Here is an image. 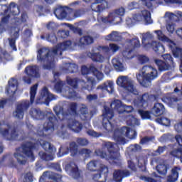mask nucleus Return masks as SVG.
<instances>
[{
  "label": "nucleus",
  "instance_id": "nucleus-50",
  "mask_svg": "<svg viewBox=\"0 0 182 182\" xmlns=\"http://www.w3.org/2000/svg\"><path fill=\"white\" fill-rule=\"evenodd\" d=\"M156 170L159 174H161L162 176H164L167 174V165L159 164L156 166Z\"/></svg>",
  "mask_w": 182,
  "mask_h": 182
},
{
  "label": "nucleus",
  "instance_id": "nucleus-18",
  "mask_svg": "<svg viewBox=\"0 0 182 182\" xmlns=\"http://www.w3.org/2000/svg\"><path fill=\"white\" fill-rule=\"evenodd\" d=\"M128 45L129 48L122 52V56L124 59H133L134 55L133 54L132 49H133V48H140V41H139V38H136L130 40Z\"/></svg>",
  "mask_w": 182,
  "mask_h": 182
},
{
  "label": "nucleus",
  "instance_id": "nucleus-15",
  "mask_svg": "<svg viewBox=\"0 0 182 182\" xmlns=\"http://www.w3.org/2000/svg\"><path fill=\"white\" fill-rule=\"evenodd\" d=\"M67 82L68 85H70V86H72L73 87H76L77 84L80 83L82 89L92 90V89H93V85H95V78L92 77H87V82L83 80L77 81V79L76 78L72 79L70 77H67Z\"/></svg>",
  "mask_w": 182,
  "mask_h": 182
},
{
  "label": "nucleus",
  "instance_id": "nucleus-21",
  "mask_svg": "<svg viewBox=\"0 0 182 182\" xmlns=\"http://www.w3.org/2000/svg\"><path fill=\"white\" fill-rule=\"evenodd\" d=\"M69 151L71 153V156L73 157L77 154V145L76 143L72 142L69 144L68 146H61L59 149L58 154V157H62L63 156H66L69 154Z\"/></svg>",
  "mask_w": 182,
  "mask_h": 182
},
{
  "label": "nucleus",
  "instance_id": "nucleus-8",
  "mask_svg": "<svg viewBox=\"0 0 182 182\" xmlns=\"http://www.w3.org/2000/svg\"><path fill=\"white\" fill-rule=\"evenodd\" d=\"M54 14L57 19H65V18H71V19H75V18H79L85 14L83 10H73L68 7H59L56 9Z\"/></svg>",
  "mask_w": 182,
  "mask_h": 182
},
{
  "label": "nucleus",
  "instance_id": "nucleus-6",
  "mask_svg": "<svg viewBox=\"0 0 182 182\" xmlns=\"http://www.w3.org/2000/svg\"><path fill=\"white\" fill-rule=\"evenodd\" d=\"M142 38V45L145 49H149V48H152L155 52L159 53H164V46L161 45L160 43H157L156 41H153L154 36L150 32H146L141 34Z\"/></svg>",
  "mask_w": 182,
  "mask_h": 182
},
{
  "label": "nucleus",
  "instance_id": "nucleus-64",
  "mask_svg": "<svg viewBox=\"0 0 182 182\" xmlns=\"http://www.w3.org/2000/svg\"><path fill=\"white\" fill-rule=\"evenodd\" d=\"M141 180H143L144 181H147V182H157V181L153 178H149L146 176H141L140 177Z\"/></svg>",
  "mask_w": 182,
  "mask_h": 182
},
{
  "label": "nucleus",
  "instance_id": "nucleus-33",
  "mask_svg": "<svg viewBox=\"0 0 182 182\" xmlns=\"http://www.w3.org/2000/svg\"><path fill=\"white\" fill-rule=\"evenodd\" d=\"M149 100V94H144L139 99L134 101L136 107H146L147 101Z\"/></svg>",
  "mask_w": 182,
  "mask_h": 182
},
{
  "label": "nucleus",
  "instance_id": "nucleus-59",
  "mask_svg": "<svg viewBox=\"0 0 182 182\" xmlns=\"http://www.w3.org/2000/svg\"><path fill=\"white\" fill-rule=\"evenodd\" d=\"M176 29V25L173 23H168L166 24V30L169 33H173Z\"/></svg>",
  "mask_w": 182,
  "mask_h": 182
},
{
  "label": "nucleus",
  "instance_id": "nucleus-47",
  "mask_svg": "<svg viewBox=\"0 0 182 182\" xmlns=\"http://www.w3.org/2000/svg\"><path fill=\"white\" fill-rule=\"evenodd\" d=\"M53 110L57 117H58L59 120H63L65 117V114L63 113V108L60 106H55L54 107Z\"/></svg>",
  "mask_w": 182,
  "mask_h": 182
},
{
  "label": "nucleus",
  "instance_id": "nucleus-62",
  "mask_svg": "<svg viewBox=\"0 0 182 182\" xmlns=\"http://www.w3.org/2000/svg\"><path fill=\"white\" fill-rule=\"evenodd\" d=\"M137 8H139V4L136 2H131L128 4V9H129V11H133V9H136Z\"/></svg>",
  "mask_w": 182,
  "mask_h": 182
},
{
  "label": "nucleus",
  "instance_id": "nucleus-45",
  "mask_svg": "<svg viewBox=\"0 0 182 182\" xmlns=\"http://www.w3.org/2000/svg\"><path fill=\"white\" fill-rule=\"evenodd\" d=\"M127 124L128 126H139L140 122L139 119L133 117L132 115H129L127 117Z\"/></svg>",
  "mask_w": 182,
  "mask_h": 182
},
{
  "label": "nucleus",
  "instance_id": "nucleus-49",
  "mask_svg": "<svg viewBox=\"0 0 182 182\" xmlns=\"http://www.w3.org/2000/svg\"><path fill=\"white\" fill-rule=\"evenodd\" d=\"M156 122L157 123H159V124H162L163 126H170L171 123V122L170 121V119L167 117L157 118L156 119Z\"/></svg>",
  "mask_w": 182,
  "mask_h": 182
},
{
  "label": "nucleus",
  "instance_id": "nucleus-34",
  "mask_svg": "<svg viewBox=\"0 0 182 182\" xmlns=\"http://www.w3.org/2000/svg\"><path fill=\"white\" fill-rule=\"evenodd\" d=\"M18 90V80L11 78L9 81V87L6 88V92L9 95H14Z\"/></svg>",
  "mask_w": 182,
  "mask_h": 182
},
{
  "label": "nucleus",
  "instance_id": "nucleus-51",
  "mask_svg": "<svg viewBox=\"0 0 182 182\" xmlns=\"http://www.w3.org/2000/svg\"><path fill=\"white\" fill-rule=\"evenodd\" d=\"M138 166L139 168L146 167V164H147V157L146 156H139L137 159Z\"/></svg>",
  "mask_w": 182,
  "mask_h": 182
},
{
  "label": "nucleus",
  "instance_id": "nucleus-17",
  "mask_svg": "<svg viewBox=\"0 0 182 182\" xmlns=\"http://www.w3.org/2000/svg\"><path fill=\"white\" fill-rule=\"evenodd\" d=\"M25 72L27 75L23 77V82L27 85H31V77H40L39 67L36 65L28 66L26 68Z\"/></svg>",
  "mask_w": 182,
  "mask_h": 182
},
{
  "label": "nucleus",
  "instance_id": "nucleus-53",
  "mask_svg": "<svg viewBox=\"0 0 182 182\" xmlns=\"http://www.w3.org/2000/svg\"><path fill=\"white\" fill-rule=\"evenodd\" d=\"M76 107H77L76 103H71L70 105V114H71V116H73L75 119L77 117V113L76 112Z\"/></svg>",
  "mask_w": 182,
  "mask_h": 182
},
{
  "label": "nucleus",
  "instance_id": "nucleus-16",
  "mask_svg": "<svg viewBox=\"0 0 182 182\" xmlns=\"http://www.w3.org/2000/svg\"><path fill=\"white\" fill-rule=\"evenodd\" d=\"M111 109H114V110H117L119 114L122 113H132L133 112V110H134V108H133V106L132 105H126V104H124L122 102V101L119 100H114L112 103L110 104Z\"/></svg>",
  "mask_w": 182,
  "mask_h": 182
},
{
  "label": "nucleus",
  "instance_id": "nucleus-31",
  "mask_svg": "<svg viewBox=\"0 0 182 182\" xmlns=\"http://www.w3.org/2000/svg\"><path fill=\"white\" fill-rule=\"evenodd\" d=\"M62 72L64 73H75L77 72V65L75 63H65L61 68Z\"/></svg>",
  "mask_w": 182,
  "mask_h": 182
},
{
  "label": "nucleus",
  "instance_id": "nucleus-2",
  "mask_svg": "<svg viewBox=\"0 0 182 182\" xmlns=\"http://www.w3.org/2000/svg\"><path fill=\"white\" fill-rule=\"evenodd\" d=\"M72 46V41H68L63 43L58 44L51 51L48 48H43L38 51L37 60L41 63H44L43 65V69L50 70L53 66H55V56L57 53L62 55L63 50L69 49Z\"/></svg>",
  "mask_w": 182,
  "mask_h": 182
},
{
  "label": "nucleus",
  "instance_id": "nucleus-36",
  "mask_svg": "<svg viewBox=\"0 0 182 182\" xmlns=\"http://www.w3.org/2000/svg\"><path fill=\"white\" fill-rule=\"evenodd\" d=\"M164 110L166 109L164 108V105L161 103H156L154 104L153 108H152V114L156 117L161 116V114H164Z\"/></svg>",
  "mask_w": 182,
  "mask_h": 182
},
{
  "label": "nucleus",
  "instance_id": "nucleus-46",
  "mask_svg": "<svg viewBox=\"0 0 182 182\" xmlns=\"http://www.w3.org/2000/svg\"><path fill=\"white\" fill-rule=\"evenodd\" d=\"M164 18H167L170 21H174L176 18H182V12L178 11L176 14H174V13L171 12H166L165 14Z\"/></svg>",
  "mask_w": 182,
  "mask_h": 182
},
{
  "label": "nucleus",
  "instance_id": "nucleus-5",
  "mask_svg": "<svg viewBox=\"0 0 182 182\" xmlns=\"http://www.w3.org/2000/svg\"><path fill=\"white\" fill-rule=\"evenodd\" d=\"M154 33H156V38L159 41H161V42H166V43H168V46L172 50L173 55L175 58H180L181 65L179 69L182 73V49L177 47L176 43L166 36L161 30H156L154 31Z\"/></svg>",
  "mask_w": 182,
  "mask_h": 182
},
{
  "label": "nucleus",
  "instance_id": "nucleus-30",
  "mask_svg": "<svg viewBox=\"0 0 182 182\" xmlns=\"http://www.w3.org/2000/svg\"><path fill=\"white\" fill-rule=\"evenodd\" d=\"M128 176H130L129 171H115L113 174V182H122V178H123V177H128Z\"/></svg>",
  "mask_w": 182,
  "mask_h": 182
},
{
  "label": "nucleus",
  "instance_id": "nucleus-14",
  "mask_svg": "<svg viewBox=\"0 0 182 182\" xmlns=\"http://www.w3.org/2000/svg\"><path fill=\"white\" fill-rule=\"evenodd\" d=\"M0 134L7 140H16L19 134L9 124H0Z\"/></svg>",
  "mask_w": 182,
  "mask_h": 182
},
{
  "label": "nucleus",
  "instance_id": "nucleus-10",
  "mask_svg": "<svg viewBox=\"0 0 182 182\" xmlns=\"http://www.w3.org/2000/svg\"><path fill=\"white\" fill-rule=\"evenodd\" d=\"M117 85L123 87L126 92L129 93H132V95H139V92L133 85V80H132L129 77L121 75L117 79Z\"/></svg>",
  "mask_w": 182,
  "mask_h": 182
},
{
  "label": "nucleus",
  "instance_id": "nucleus-22",
  "mask_svg": "<svg viewBox=\"0 0 182 182\" xmlns=\"http://www.w3.org/2000/svg\"><path fill=\"white\" fill-rule=\"evenodd\" d=\"M133 19L136 22H143V21H144L146 23H153V20H151V14L146 9L134 15Z\"/></svg>",
  "mask_w": 182,
  "mask_h": 182
},
{
  "label": "nucleus",
  "instance_id": "nucleus-12",
  "mask_svg": "<svg viewBox=\"0 0 182 182\" xmlns=\"http://www.w3.org/2000/svg\"><path fill=\"white\" fill-rule=\"evenodd\" d=\"M126 10L123 7L117 9L114 12L110 13L107 17H102V21L105 23L109 22L113 25H119L122 22V17L124 15Z\"/></svg>",
  "mask_w": 182,
  "mask_h": 182
},
{
  "label": "nucleus",
  "instance_id": "nucleus-61",
  "mask_svg": "<svg viewBox=\"0 0 182 182\" xmlns=\"http://www.w3.org/2000/svg\"><path fill=\"white\" fill-rule=\"evenodd\" d=\"M77 143H78V144L80 146H87L89 144V141H87L86 139L80 138L77 139Z\"/></svg>",
  "mask_w": 182,
  "mask_h": 182
},
{
  "label": "nucleus",
  "instance_id": "nucleus-39",
  "mask_svg": "<svg viewBox=\"0 0 182 182\" xmlns=\"http://www.w3.org/2000/svg\"><path fill=\"white\" fill-rule=\"evenodd\" d=\"M80 117L82 120H87L90 117V114L87 112V107L83 104L80 105Z\"/></svg>",
  "mask_w": 182,
  "mask_h": 182
},
{
  "label": "nucleus",
  "instance_id": "nucleus-3",
  "mask_svg": "<svg viewBox=\"0 0 182 182\" xmlns=\"http://www.w3.org/2000/svg\"><path fill=\"white\" fill-rule=\"evenodd\" d=\"M95 154L102 159L106 160H112L114 163L120 160V153H119V146L117 144L113 145L112 142H106L104 147L101 149L95 150Z\"/></svg>",
  "mask_w": 182,
  "mask_h": 182
},
{
  "label": "nucleus",
  "instance_id": "nucleus-23",
  "mask_svg": "<svg viewBox=\"0 0 182 182\" xmlns=\"http://www.w3.org/2000/svg\"><path fill=\"white\" fill-rule=\"evenodd\" d=\"M2 8L4 11V17L1 19V22H6L10 16L9 11L12 14V15H19V7H18V6L15 4V3H11L10 4L9 9H8V6L6 5L2 6Z\"/></svg>",
  "mask_w": 182,
  "mask_h": 182
},
{
  "label": "nucleus",
  "instance_id": "nucleus-35",
  "mask_svg": "<svg viewBox=\"0 0 182 182\" xmlns=\"http://www.w3.org/2000/svg\"><path fill=\"white\" fill-rule=\"evenodd\" d=\"M100 52H102L103 53H107L109 55L110 53V51H112L113 53L116 52L117 50H119V46L114 44V43H111L109 44V47H104V46H98L97 48Z\"/></svg>",
  "mask_w": 182,
  "mask_h": 182
},
{
  "label": "nucleus",
  "instance_id": "nucleus-41",
  "mask_svg": "<svg viewBox=\"0 0 182 182\" xmlns=\"http://www.w3.org/2000/svg\"><path fill=\"white\" fill-rule=\"evenodd\" d=\"M120 33L117 31H112L111 33L105 36V41H110L111 42H117L121 39Z\"/></svg>",
  "mask_w": 182,
  "mask_h": 182
},
{
  "label": "nucleus",
  "instance_id": "nucleus-27",
  "mask_svg": "<svg viewBox=\"0 0 182 182\" xmlns=\"http://www.w3.org/2000/svg\"><path fill=\"white\" fill-rule=\"evenodd\" d=\"M97 3H94L91 6V9L95 12H102L107 8V1L106 0H95Z\"/></svg>",
  "mask_w": 182,
  "mask_h": 182
},
{
  "label": "nucleus",
  "instance_id": "nucleus-43",
  "mask_svg": "<svg viewBox=\"0 0 182 182\" xmlns=\"http://www.w3.org/2000/svg\"><path fill=\"white\" fill-rule=\"evenodd\" d=\"M30 114L31 117L33 119H36L37 120H39V119H41L43 117V114H42V112H41V109L38 108H33L30 111Z\"/></svg>",
  "mask_w": 182,
  "mask_h": 182
},
{
  "label": "nucleus",
  "instance_id": "nucleus-63",
  "mask_svg": "<svg viewBox=\"0 0 182 182\" xmlns=\"http://www.w3.org/2000/svg\"><path fill=\"white\" fill-rule=\"evenodd\" d=\"M164 150H166V146H159L154 154V156H159L162 153L164 152Z\"/></svg>",
  "mask_w": 182,
  "mask_h": 182
},
{
  "label": "nucleus",
  "instance_id": "nucleus-54",
  "mask_svg": "<svg viewBox=\"0 0 182 182\" xmlns=\"http://www.w3.org/2000/svg\"><path fill=\"white\" fill-rule=\"evenodd\" d=\"M23 182H32L33 181V176H32V173L28 172L23 175Z\"/></svg>",
  "mask_w": 182,
  "mask_h": 182
},
{
  "label": "nucleus",
  "instance_id": "nucleus-29",
  "mask_svg": "<svg viewBox=\"0 0 182 182\" xmlns=\"http://www.w3.org/2000/svg\"><path fill=\"white\" fill-rule=\"evenodd\" d=\"M68 123L69 129H71L75 133H79L82 130V124L76 121V119L73 118L69 119Z\"/></svg>",
  "mask_w": 182,
  "mask_h": 182
},
{
  "label": "nucleus",
  "instance_id": "nucleus-26",
  "mask_svg": "<svg viewBox=\"0 0 182 182\" xmlns=\"http://www.w3.org/2000/svg\"><path fill=\"white\" fill-rule=\"evenodd\" d=\"M65 171L71 176L73 178H79L80 177V172L79 168L75 162H70L65 166Z\"/></svg>",
  "mask_w": 182,
  "mask_h": 182
},
{
  "label": "nucleus",
  "instance_id": "nucleus-13",
  "mask_svg": "<svg viewBox=\"0 0 182 182\" xmlns=\"http://www.w3.org/2000/svg\"><path fill=\"white\" fill-rule=\"evenodd\" d=\"M165 62L159 59H154V63L159 67V70H168L173 69L176 66V63L173 61V57L170 54H164L162 55Z\"/></svg>",
  "mask_w": 182,
  "mask_h": 182
},
{
  "label": "nucleus",
  "instance_id": "nucleus-42",
  "mask_svg": "<svg viewBox=\"0 0 182 182\" xmlns=\"http://www.w3.org/2000/svg\"><path fill=\"white\" fill-rule=\"evenodd\" d=\"M90 69L92 71V73H93L94 76L97 77V80H99V82H100V80L104 79L105 75L102 73V72L98 71L97 68H96L95 65H90Z\"/></svg>",
  "mask_w": 182,
  "mask_h": 182
},
{
  "label": "nucleus",
  "instance_id": "nucleus-9",
  "mask_svg": "<svg viewBox=\"0 0 182 182\" xmlns=\"http://www.w3.org/2000/svg\"><path fill=\"white\" fill-rule=\"evenodd\" d=\"M48 122H46L43 127H41V129L37 131L38 136H46V134H50L53 130H55V124L58 123V119L55 115L52 113L48 114Z\"/></svg>",
  "mask_w": 182,
  "mask_h": 182
},
{
  "label": "nucleus",
  "instance_id": "nucleus-44",
  "mask_svg": "<svg viewBox=\"0 0 182 182\" xmlns=\"http://www.w3.org/2000/svg\"><path fill=\"white\" fill-rule=\"evenodd\" d=\"M88 56L91 58L93 62H99L100 63H102V62L105 60V57H103V55H102L100 53H90L88 54Z\"/></svg>",
  "mask_w": 182,
  "mask_h": 182
},
{
  "label": "nucleus",
  "instance_id": "nucleus-25",
  "mask_svg": "<svg viewBox=\"0 0 182 182\" xmlns=\"http://www.w3.org/2000/svg\"><path fill=\"white\" fill-rule=\"evenodd\" d=\"M29 107V101H24L18 105L16 110L13 112L15 119H23V111Z\"/></svg>",
  "mask_w": 182,
  "mask_h": 182
},
{
  "label": "nucleus",
  "instance_id": "nucleus-24",
  "mask_svg": "<svg viewBox=\"0 0 182 182\" xmlns=\"http://www.w3.org/2000/svg\"><path fill=\"white\" fill-rule=\"evenodd\" d=\"M38 100H40V103H46L47 106H49V102L56 100V96L50 93L47 87H43L40 92Z\"/></svg>",
  "mask_w": 182,
  "mask_h": 182
},
{
  "label": "nucleus",
  "instance_id": "nucleus-4",
  "mask_svg": "<svg viewBox=\"0 0 182 182\" xmlns=\"http://www.w3.org/2000/svg\"><path fill=\"white\" fill-rule=\"evenodd\" d=\"M157 77H159L157 69L149 65L143 66L139 73L136 74L139 83L145 87H147L146 83H151V80H154Z\"/></svg>",
  "mask_w": 182,
  "mask_h": 182
},
{
  "label": "nucleus",
  "instance_id": "nucleus-20",
  "mask_svg": "<svg viewBox=\"0 0 182 182\" xmlns=\"http://www.w3.org/2000/svg\"><path fill=\"white\" fill-rule=\"evenodd\" d=\"M87 168L90 171H96V170H98L104 174H107V173H109L107 166L101 164L99 161H91L87 164Z\"/></svg>",
  "mask_w": 182,
  "mask_h": 182
},
{
  "label": "nucleus",
  "instance_id": "nucleus-7",
  "mask_svg": "<svg viewBox=\"0 0 182 182\" xmlns=\"http://www.w3.org/2000/svg\"><path fill=\"white\" fill-rule=\"evenodd\" d=\"M137 136V132L133 129H130L127 127H123L121 129H117L114 132V140L117 141L118 144H124L126 143V139H136Z\"/></svg>",
  "mask_w": 182,
  "mask_h": 182
},
{
  "label": "nucleus",
  "instance_id": "nucleus-37",
  "mask_svg": "<svg viewBox=\"0 0 182 182\" xmlns=\"http://www.w3.org/2000/svg\"><path fill=\"white\" fill-rule=\"evenodd\" d=\"M12 38L9 39V45L12 48L13 50H16V46H15V39L19 36V28H11Z\"/></svg>",
  "mask_w": 182,
  "mask_h": 182
},
{
  "label": "nucleus",
  "instance_id": "nucleus-57",
  "mask_svg": "<svg viewBox=\"0 0 182 182\" xmlns=\"http://www.w3.org/2000/svg\"><path fill=\"white\" fill-rule=\"evenodd\" d=\"M92 72L90 70V66H86V65H82L81 68V73L85 76V75H89Z\"/></svg>",
  "mask_w": 182,
  "mask_h": 182
},
{
  "label": "nucleus",
  "instance_id": "nucleus-58",
  "mask_svg": "<svg viewBox=\"0 0 182 182\" xmlns=\"http://www.w3.org/2000/svg\"><path fill=\"white\" fill-rule=\"evenodd\" d=\"M129 149H130L131 151H132V153H137V151H140V150H141V146H140V145L136 144L134 145H131L129 146Z\"/></svg>",
  "mask_w": 182,
  "mask_h": 182
},
{
  "label": "nucleus",
  "instance_id": "nucleus-55",
  "mask_svg": "<svg viewBox=\"0 0 182 182\" xmlns=\"http://www.w3.org/2000/svg\"><path fill=\"white\" fill-rule=\"evenodd\" d=\"M139 114L143 120L150 119V112L148 111L139 110Z\"/></svg>",
  "mask_w": 182,
  "mask_h": 182
},
{
  "label": "nucleus",
  "instance_id": "nucleus-40",
  "mask_svg": "<svg viewBox=\"0 0 182 182\" xmlns=\"http://www.w3.org/2000/svg\"><path fill=\"white\" fill-rule=\"evenodd\" d=\"M112 62L117 72H123V70H124V66H123V63L120 60V58H114L112 59Z\"/></svg>",
  "mask_w": 182,
  "mask_h": 182
},
{
  "label": "nucleus",
  "instance_id": "nucleus-52",
  "mask_svg": "<svg viewBox=\"0 0 182 182\" xmlns=\"http://www.w3.org/2000/svg\"><path fill=\"white\" fill-rule=\"evenodd\" d=\"M137 59L141 65H144V63H149L150 62V58L146 55H139L137 56Z\"/></svg>",
  "mask_w": 182,
  "mask_h": 182
},
{
  "label": "nucleus",
  "instance_id": "nucleus-60",
  "mask_svg": "<svg viewBox=\"0 0 182 182\" xmlns=\"http://www.w3.org/2000/svg\"><path fill=\"white\" fill-rule=\"evenodd\" d=\"M58 38H68L69 36V31H61L58 32Z\"/></svg>",
  "mask_w": 182,
  "mask_h": 182
},
{
  "label": "nucleus",
  "instance_id": "nucleus-32",
  "mask_svg": "<svg viewBox=\"0 0 182 182\" xmlns=\"http://www.w3.org/2000/svg\"><path fill=\"white\" fill-rule=\"evenodd\" d=\"M93 43V37L90 36H82L79 41L75 43L76 46H80V48H84L85 45H90Z\"/></svg>",
  "mask_w": 182,
  "mask_h": 182
},
{
  "label": "nucleus",
  "instance_id": "nucleus-19",
  "mask_svg": "<svg viewBox=\"0 0 182 182\" xmlns=\"http://www.w3.org/2000/svg\"><path fill=\"white\" fill-rule=\"evenodd\" d=\"M55 90L58 93H63L68 99L76 97V92L69 87H66L65 90L63 89V82L59 81L55 85Z\"/></svg>",
  "mask_w": 182,
  "mask_h": 182
},
{
  "label": "nucleus",
  "instance_id": "nucleus-38",
  "mask_svg": "<svg viewBox=\"0 0 182 182\" xmlns=\"http://www.w3.org/2000/svg\"><path fill=\"white\" fill-rule=\"evenodd\" d=\"M180 170H181L178 167H175L172 168L171 173L168 176L167 181L169 182L177 181L178 178V173H180Z\"/></svg>",
  "mask_w": 182,
  "mask_h": 182
},
{
  "label": "nucleus",
  "instance_id": "nucleus-56",
  "mask_svg": "<svg viewBox=\"0 0 182 182\" xmlns=\"http://www.w3.org/2000/svg\"><path fill=\"white\" fill-rule=\"evenodd\" d=\"M171 156H173L174 157H181V161L182 163V149H178L177 150H174L171 153Z\"/></svg>",
  "mask_w": 182,
  "mask_h": 182
},
{
  "label": "nucleus",
  "instance_id": "nucleus-11",
  "mask_svg": "<svg viewBox=\"0 0 182 182\" xmlns=\"http://www.w3.org/2000/svg\"><path fill=\"white\" fill-rule=\"evenodd\" d=\"M102 126L107 132H112L114 127L112 124L113 121V117H114V114L113 109H111L107 106L104 107V110L102 112Z\"/></svg>",
  "mask_w": 182,
  "mask_h": 182
},
{
  "label": "nucleus",
  "instance_id": "nucleus-48",
  "mask_svg": "<svg viewBox=\"0 0 182 182\" xmlns=\"http://www.w3.org/2000/svg\"><path fill=\"white\" fill-rule=\"evenodd\" d=\"M38 90V84L33 85L30 89V102L33 103L35 101V97L36 96V92Z\"/></svg>",
  "mask_w": 182,
  "mask_h": 182
},
{
  "label": "nucleus",
  "instance_id": "nucleus-1",
  "mask_svg": "<svg viewBox=\"0 0 182 182\" xmlns=\"http://www.w3.org/2000/svg\"><path fill=\"white\" fill-rule=\"evenodd\" d=\"M41 145L43 149L48 151V153L41 151L39 152V156L42 160H46V161H50V160H53V154L56 152V149L49 142H46L42 139L37 141L36 144L33 142H27L21 146V147L18 148L17 152L14 154V157L16 158V160L19 164H26V157H28L33 161L35 160V156L33 155V150L36 149V146Z\"/></svg>",
  "mask_w": 182,
  "mask_h": 182
},
{
  "label": "nucleus",
  "instance_id": "nucleus-28",
  "mask_svg": "<svg viewBox=\"0 0 182 182\" xmlns=\"http://www.w3.org/2000/svg\"><path fill=\"white\" fill-rule=\"evenodd\" d=\"M97 89L103 92H108L112 95V93L114 92V83H113V81L108 80L99 85Z\"/></svg>",
  "mask_w": 182,
  "mask_h": 182
}]
</instances>
